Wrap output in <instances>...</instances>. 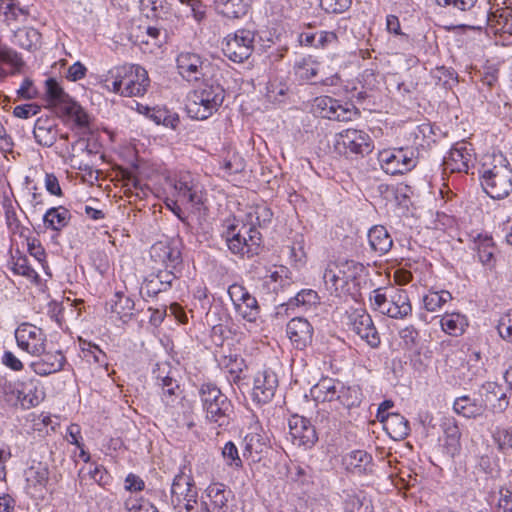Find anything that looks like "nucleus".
Wrapping results in <instances>:
<instances>
[{
	"mask_svg": "<svg viewBox=\"0 0 512 512\" xmlns=\"http://www.w3.org/2000/svg\"><path fill=\"white\" fill-rule=\"evenodd\" d=\"M435 4L445 9V13L455 17H468L479 20V23H459L457 27H468L481 29L487 24L491 32L499 35L503 40L509 41L512 37V6L505 4L504 7H492L490 11L477 6L478 0H434Z\"/></svg>",
	"mask_w": 512,
	"mask_h": 512,
	"instance_id": "obj_1",
	"label": "nucleus"
},
{
	"mask_svg": "<svg viewBox=\"0 0 512 512\" xmlns=\"http://www.w3.org/2000/svg\"><path fill=\"white\" fill-rule=\"evenodd\" d=\"M368 277V268L355 260L330 261L323 272L326 290L342 301H357Z\"/></svg>",
	"mask_w": 512,
	"mask_h": 512,
	"instance_id": "obj_2",
	"label": "nucleus"
},
{
	"mask_svg": "<svg viewBox=\"0 0 512 512\" xmlns=\"http://www.w3.org/2000/svg\"><path fill=\"white\" fill-rule=\"evenodd\" d=\"M311 395L316 402L329 403L340 414L359 407L363 393L359 385H346L338 379L323 377L312 388Z\"/></svg>",
	"mask_w": 512,
	"mask_h": 512,
	"instance_id": "obj_3",
	"label": "nucleus"
},
{
	"mask_svg": "<svg viewBox=\"0 0 512 512\" xmlns=\"http://www.w3.org/2000/svg\"><path fill=\"white\" fill-rule=\"evenodd\" d=\"M222 227L221 237L232 254L241 258H252L259 254L262 235L253 224L240 223L234 218L226 219Z\"/></svg>",
	"mask_w": 512,
	"mask_h": 512,
	"instance_id": "obj_4",
	"label": "nucleus"
},
{
	"mask_svg": "<svg viewBox=\"0 0 512 512\" xmlns=\"http://www.w3.org/2000/svg\"><path fill=\"white\" fill-rule=\"evenodd\" d=\"M105 81L111 83L112 92L122 97H142L150 87L148 72L138 64L113 67Z\"/></svg>",
	"mask_w": 512,
	"mask_h": 512,
	"instance_id": "obj_5",
	"label": "nucleus"
},
{
	"mask_svg": "<svg viewBox=\"0 0 512 512\" xmlns=\"http://www.w3.org/2000/svg\"><path fill=\"white\" fill-rule=\"evenodd\" d=\"M225 89L216 81H204L187 95L186 111L190 118L206 120L215 114L225 99Z\"/></svg>",
	"mask_w": 512,
	"mask_h": 512,
	"instance_id": "obj_6",
	"label": "nucleus"
},
{
	"mask_svg": "<svg viewBox=\"0 0 512 512\" xmlns=\"http://www.w3.org/2000/svg\"><path fill=\"white\" fill-rule=\"evenodd\" d=\"M373 311L391 319L404 320L412 315L408 291L397 286L378 287L369 295Z\"/></svg>",
	"mask_w": 512,
	"mask_h": 512,
	"instance_id": "obj_7",
	"label": "nucleus"
},
{
	"mask_svg": "<svg viewBox=\"0 0 512 512\" xmlns=\"http://www.w3.org/2000/svg\"><path fill=\"white\" fill-rule=\"evenodd\" d=\"M198 396L208 423L218 428H224L230 424L233 404L215 383L209 381L200 384Z\"/></svg>",
	"mask_w": 512,
	"mask_h": 512,
	"instance_id": "obj_8",
	"label": "nucleus"
},
{
	"mask_svg": "<svg viewBox=\"0 0 512 512\" xmlns=\"http://www.w3.org/2000/svg\"><path fill=\"white\" fill-rule=\"evenodd\" d=\"M172 195L194 211L206 209L207 193L198 175L190 171H178L165 179Z\"/></svg>",
	"mask_w": 512,
	"mask_h": 512,
	"instance_id": "obj_9",
	"label": "nucleus"
},
{
	"mask_svg": "<svg viewBox=\"0 0 512 512\" xmlns=\"http://www.w3.org/2000/svg\"><path fill=\"white\" fill-rule=\"evenodd\" d=\"M481 185L488 196L503 199L512 192V168L502 156H494L492 167L484 163L479 171Z\"/></svg>",
	"mask_w": 512,
	"mask_h": 512,
	"instance_id": "obj_10",
	"label": "nucleus"
},
{
	"mask_svg": "<svg viewBox=\"0 0 512 512\" xmlns=\"http://www.w3.org/2000/svg\"><path fill=\"white\" fill-rule=\"evenodd\" d=\"M334 149L346 157H364L373 151L374 142L365 131L347 128L335 135Z\"/></svg>",
	"mask_w": 512,
	"mask_h": 512,
	"instance_id": "obj_11",
	"label": "nucleus"
},
{
	"mask_svg": "<svg viewBox=\"0 0 512 512\" xmlns=\"http://www.w3.org/2000/svg\"><path fill=\"white\" fill-rule=\"evenodd\" d=\"M182 250L183 244L179 238H167L155 242L149 250L152 267L184 269Z\"/></svg>",
	"mask_w": 512,
	"mask_h": 512,
	"instance_id": "obj_12",
	"label": "nucleus"
},
{
	"mask_svg": "<svg viewBox=\"0 0 512 512\" xmlns=\"http://www.w3.org/2000/svg\"><path fill=\"white\" fill-rule=\"evenodd\" d=\"M256 32L241 28L228 34L222 41L223 54L234 63L248 60L254 51Z\"/></svg>",
	"mask_w": 512,
	"mask_h": 512,
	"instance_id": "obj_13",
	"label": "nucleus"
},
{
	"mask_svg": "<svg viewBox=\"0 0 512 512\" xmlns=\"http://www.w3.org/2000/svg\"><path fill=\"white\" fill-rule=\"evenodd\" d=\"M475 161L473 145L467 141H460L455 143L444 157L443 171L450 174H470L471 169L475 168Z\"/></svg>",
	"mask_w": 512,
	"mask_h": 512,
	"instance_id": "obj_14",
	"label": "nucleus"
},
{
	"mask_svg": "<svg viewBox=\"0 0 512 512\" xmlns=\"http://www.w3.org/2000/svg\"><path fill=\"white\" fill-rule=\"evenodd\" d=\"M378 160L384 172L390 175L410 172L418 163L416 152L408 147L380 151Z\"/></svg>",
	"mask_w": 512,
	"mask_h": 512,
	"instance_id": "obj_15",
	"label": "nucleus"
},
{
	"mask_svg": "<svg viewBox=\"0 0 512 512\" xmlns=\"http://www.w3.org/2000/svg\"><path fill=\"white\" fill-rule=\"evenodd\" d=\"M243 458L251 463L261 460L269 448V438L258 420L253 421L242 441Z\"/></svg>",
	"mask_w": 512,
	"mask_h": 512,
	"instance_id": "obj_16",
	"label": "nucleus"
},
{
	"mask_svg": "<svg viewBox=\"0 0 512 512\" xmlns=\"http://www.w3.org/2000/svg\"><path fill=\"white\" fill-rule=\"evenodd\" d=\"M17 346L30 355H39L46 348L47 337L43 330L31 323H21L15 330Z\"/></svg>",
	"mask_w": 512,
	"mask_h": 512,
	"instance_id": "obj_17",
	"label": "nucleus"
},
{
	"mask_svg": "<svg viewBox=\"0 0 512 512\" xmlns=\"http://www.w3.org/2000/svg\"><path fill=\"white\" fill-rule=\"evenodd\" d=\"M289 436L293 445L305 450L311 449L318 441L315 426L311 421L297 414L292 415L288 421Z\"/></svg>",
	"mask_w": 512,
	"mask_h": 512,
	"instance_id": "obj_18",
	"label": "nucleus"
},
{
	"mask_svg": "<svg viewBox=\"0 0 512 512\" xmlns=\"http://www.w3.org/2000/svg\"><path fill=\"white\" fill-rule=\"evenodd\" d=\"M351 329L371 348H378L381 344V337L374 325L372 317L365 309H354L349 314Z\"/></svg>",
	"mask_w": 512,
	"mask_h": 512,
	"instance_id": "obj_19",
	"label": "nucleus"
},
{
	"mask_svg": "<svg viewBox=\"0 0 512 512\" xmlns=\"http://www.w3.org/2000/svg\"><path fill=\"white\" fill-rule=\"evenodd\" d=\"M179 75L187 82H197L204 78L208 62L200 54L181 52L176 58Z\"/></svg>",
	"mask_w": 512,
	"mask_h": 512,
	"instance_id": "obj_20",
	"label": "nucleus"
},
{
	"mask_svg": "<svg viewBox=\"0 0 512 512\" xmlns=\"http://www.w3.org/2000/svg\"><path fill=\"white\" fill-rule=\"evenodd\" d=\"M442 434L439 436V443L443 453L455 457L462 450V430L454 417H443L440 422Z\"/></svg>",
	"mask_w": 512,
	"mask_h": 512,
	"instance_id": "obj_21",
	"label": "nucleus"
},
{
	"mask_svg": "<svg viewBox=\"0 0 512 512\" xmlns=\"http://www.w3.org/2000/svg\"><path fill=\"white\" fill-rule=\"evenodd\" d=\"M278 377L271 369L259 371L253 382L251 397L253 402L263 405L269 403L277 390Z\"/></svg>",
	"mask_w": 512,
	"mask_h": 512,
	"instance_id": "obj_22",
	"label": "nucleus"
},
{
	"mask_svg": "<svg viewBox=\"0 0 512 512\" xmlns=\"http://www.w3.org/2000/svg\"><path fill=\"white\" fill-rule=\"evenodd\" d=\"M286 335L295 349L303 351L312 344L314 328L307 319L295 317L287 323Z\"/></svg>",
	"mask_w": 512,
	"mask_h": 512,
	"instance_id": "obj_23",
	"label": "nucleus"
},
{
	"mask_svg": "<svg viewBox=\"0 0 512 512\" xmlns=\"http://www.w3.org/2000/svg\"><path fill=\"white\" fill-rule=\"evenodd\" d=\"M479 395L482 403L485 404V410L490 408L494 413H502L509 406L507 390L497 382L483 383L479 389Z\"/></svg>",
	"mask_w": 512,
	"mask_h": 512,
	"instance_id": "obj_24",
	"label": "nucleus"
},
{
	"mask_svg": "<svg viewBox=\"0 0 512 512\" xmlns=\"http://www.w3.org/2000/svg\"><path fill=\"white\" fill-rule=\"evenodd\" d=\"M198 489L195 482H172L171 501L178 512H190L197 504Z\"/></svg>",
	"mask_w": 512,
	"mask_h": 512,
	"instance_id": "obj_25",
	"label": "nucleus"
},
{
	"mask_svg": "<svg viewBox=\"0 0 512 512\" xmlns=\"http://www.w3.org/2000/svg\"><path fill=\"white\" fill-rule=\"evenodd\" d=\"M37 360L31 362L30 368L39 376H48L64 369L67 360L61 350L44 351L39 355Z\"/></svg>",
	"mask_w": 512,
	"mask_h": 512,
	"instance_id": "obj_26",
	"label": "nucleus"
},
{
	"mask_svg": "<svg viewBox=\"0 0 512 512\" xmlns=\"http://www.w3.org/2000/svg\"><path fill=\"white\" fill-rule=\"evenodd\" d=\"M59 136L58 124L53 116L43 115L36 119L33 128L35 142L43 147H52Z\"/></svg>",
	"mask_w": 512,
	"mask_h": 512,
	"instance_id": "obj_27",
	"label": "nucleus"
},
{
	"mask_svg": "<svg viewBox=\"0 0 512 512\" xmlns=\"http://www.w3.org/2000/svg\"><path fill=\"white\" fill-rule=\"evenodd\" d=\"M25 62L19 52L0 42V80L22 72Z\"/></svg>",
	"mask_w": 512,
	"mask_h": 512,
	"instance_id": "obj_28",
	"label": "nucleus"
},
{
	"mask_svg": "<svg viewBox=\"0 0 512 512\" xmlns=\"http://www.w3.org/2000/svg\"><path fill=\"white\" fill-rule=\"evenodd\" d=\"M107 310L123 323L128 322L139 312L134 299L123 291H117L107 303Z\"/></svg>",
	"mask_w": 512,
	"mask_h": 512,
	"instance_id": "obj_29",
	"label": "nucleus"
},
{
	"mask_svg": "<svg viewBox=\"0 0 512 512\" xmlns=\"http://www.w3.org/2000/svg\"><path fill=\"white\" fill-rule=\"evenodd\" d=\"M71 219L72 214L66 207H51L43 215V227L53 232V238L58 237L69 226Z\"/></svg>",
	"mask_w": 512,
	"mask_h": 512,
	"instance_id": "obj_30",
	"label": "nucleus"
},
{
	"mask_svg": "<svg viewBox=\"0 0 512 512\" xmlns=\"http://www.w3.org/2000/svg\"><path fill=\"white\" fill-rule=\"evenodd\" d=\"M345 469L353 476H364L372 472V456L364 450H354L343 457Z\"/></svg>",
	"mask_w": 512,
	"mask_h": 512,
	"instance_id": "obj_31",
	"label": "nucleus"
},
{
	"mask_svg": "<svg viewBox=\"0 0 512 512\" xmlns=\"http://www.w3.org/2000/svg\"><path fill=\"white\" fill-rule=\"evenodd\" d=\"M219 366L227 374L230 384L239 385L245 379L247 364L242 356L238 354L224 355L219 360Z\"/></svg>",
	"mask_w": 512,
	"mask_h": 512,
	"instance_id": "obj_32",
	"label": "nucleus"
},
{
	"mask_svg": "<svg viewBox=\"0 0 512 512\" xmlns=\"http://www.w3.org/2000/svg\"><path fill=\"white\" fill-rule=\"evenodd\" d=\"M435 133L433 126L429 122L416 125L406 132L405 138L408 143L411 144V148L414 151L418 149L428 148L431 143L435 142Z\"/></svg>",
	"mask_w": 512,
	"mask_h": 512,
	"instance_id": "obj_33",
	"label": "nucleus"
},
{
	"mask_svg": "<svg viewBox=\"0 0 512 512\" xmlns=\"http://www.w3.org/2000/svg\"><path fill=\"white\" fill-rule=\"evenodd\" d=\"M474 246L479 261L484 266L493 268L496 263L495 253L497 251L493 237L489 234H478L474 239Z\"/></svg>",
	"mask_w": 512,
	"mask_h": 512,
	"instance_id": "obj_34",
	"label": "nucleus"
},
{
	"mask_svg": "<svg viewBox=\"0 0 512 512\" xmlns=\"http://www.w3.org/2000/svg\"><path fill=\"white\" fill-rule=\"evenodd\" d=\"M8 268L14 275L23 276L34 284L40 283L41 279L39 274L31 267L27 256L18 249L15 250L14 253H11Z\"/></svg>",
	"mask_w": 512,
	"mask_h": 512,
	"instance_id": "obj_35",
	"label": "nucleus"
},
{
	"mask_svg": "<svg viewBox=\"0 0 512 512\" xmlns=\"http://www.w3.org/2000/svg\"><path fill=\"white\" fill-rule=\"evenodd\" d=\"M382 423L387 434L394 440H403L410 433L409 421L399 413H387L382 417Z\"/></svg>",
	"mask_w": 512,
	"mask_h": 512,
	"instance_id": "obj_36",
	"label": "nucleus"
},
{
	"mask_svg": "<svg viewBox=\"0 0 512 512\" xmlns=\"http://www.w3.org/2000/svg\"><path fill=\"white\" fill-rule=\"evenodd\" d=\"M441 329L444 333L458 337L461 336L469 326V321L466 315L459 312H446L440 319Z\"/></svg>",
	"mask_w": 512,
	"mask_h": 512,
	"instance_id": "obj_37",
	"label": "nucleus"
},
{
	"mask_svg": "<svg viewBox=\"0 0 512 512\" xmlns=\"http://www.w3.org/2000/svg\"><path fill=\"white\" fill-rule=\"evenodd\" d=\"M368 241L370 248L379 255L388 253L393 245L390 234L382 225H375L369 230Z\"/></svg>",
	"mask_w": 512,
	"mask_h": 512,
	"instance_id": "obj_38",
	"label": "nucleus"
},
{
	"mask_svg": "<svg viewBox=\"0 0 512 512\" xmlns=\"http://www.w3.org/2000/svg\"><path fill=\"white\" fill-rule=\"evenodd\" d=\"M264 286L273 293H278L291 285L290 271L285 266H278L263 278Z\"/></svg>",
	"mask_w": 512,
	"mask_h": 512,
	"instance_id": "obj_39",
	"label": "nucleus"
},
{
	"mask_svg": "<svg viewBox=\"0 0 512 512\" xmlns=\"http://www.w3.org/2000/svg\"><path fill=\"white\" fill-rule=\"evenodd\" d=\"M216 8L219 14L229 19H240L249 10L250 0H216Z\"/></svg>",
	"mask_w": 512,
	"mask_h": 512,
	"instance_id": "obj_40",
	"label": "nucleus"
},
{
	"mask_svg": "<svg viewBox=\"0 0 512 512\" xmlns=\"http://www.w3.org/2000/svg\"><path fill=\"white\" fill-rule=\"evenodd\" d=\"M453 409L457 414L463 417L476 418L484 413L485 404L482 403V399L477 401L465 395L455 400Z\"/></svg>",
	"mask_w": 512,
	"mask_h": 512,
	"instance_id": "obj_41",
	"label": "nucleus"
},
{
	"mask_svg": "<svg viewBox=\"0 0 512 512\" xmlns=\"http://www.w3.org/2000/svg\"><path fill=\"white\" fill-rule=\"evenodd\" d=\"M81 357L89 363L97 364L104 367L105 371L108 372V359L106 353L96 344L82 340L79 341Z\"/></svg>",
	"mask_w": 512,
	"mask_h": 512,
	"instance_id": "obj_42",
	"label": "nucleus"
},
{
	"mask_svg": "<svg viewBox=\"0 0 512 512\" xmlns=\"http://www.w3.org/2000/svg\"><path fill=\"white\" fill-rule=\"evenodd\" d=\"M491 438L500 454L512 455V427L496 426L491 432Z\"/></svg>",
	"mask_w": 512,
	"mask_h": 512,
	"instance_id": "obj_43",
	"label": "nucleus"
},
{
	"mask_svg": "<svg viewBox=\"0 0 512 512\" xmlns=\"http://www.w3.org/2000/svg\"><path fill=\"white\" fill-rule=\"evenodd\" d=\"M61 113L72 120L76 126L85 128L89 126V116L83 107L70 98L63 105L59 107Z\"/></svg>",
	"mask_w": 512,
	"mask_h": 512,
	"instance_id": "obj_44",
	"label": "nucleus"
},
{
	"mask_svg": "<svg viewBox=\"0 0 512 512\" xmlns=\"http://www.w3.org/2000/svg\"><path fill=\"white\" fill-rule=\"evenodd\" d=\"M23 391L18 388L16 382L5 377H0V402L9 407L19 405Z\"/></svg>",
	"mask_w": 512,
	"mask_h": 512,
	"instance_id": "obj_45",
	"label": "nucleus"
},
{
	"mask_svg": "<svg viewBox=\"0 0 512 512\" xmlns=\"http://www.w3.org/2000/svg\"><path fill=\"white\" fill-rule=\"evenodd\" d=\"M45 96L47 102L57 108L71 98L55 78H48L45 81Z\"/></svg>",
	"mask_w": 512,
	"mask_h": 512,
	"instance_id": "obj_46",
	"label": "nucleus"
},
{
	"mask_svg": "<svg viewBox=\"0 0 512 512\" xmlns=\"http://www.w3.org/2000/svg\"><path fill=\"white\" fill-rule=\"evenodd\" d=\"M28 11L16 0H0V16L6 25L17 22L20 16H25Z\"/></svg>",
	"mask_w": 512,
	"mask_h": 512,
	"instance_id": "obj_47",
	"label": "nucleus"
},
{
	"mask_svg": "<svg viewBox=\"0 0 512 512\" xmlns=\"http://www.w3.org/2000/svg\"><path fill=\"white\" fill-rule=\"evenodd\" d=\"M486 500L489 505L497 506L502 512H512V491L503 486L492 489Z\"/></svg>",
	"mask_w": 512,
	"mask_h": 512,
	"instance_id": "obj_48",
	"label": "nucleus"
},
{
	"mask_svg": "<svg viewBox=\"0 0 512 512\" xmlns=\"http://www.w3.org/2000/svg\"><path fill=\"white\" fill-rule=\"evenodd\" d=\"M319 65L313 56H304L295 62L294 72L302 80H311L318 74Z\"/></svg>",
	"mask_w": 512,
	"mask_h": 512,
	"instance_id": "obj_49",
	"label": "nucleus"
},
{
	"mask_svg": "<svg viewBox=\"0 0 512 512\" xmlns=\"http://www.w3.org/2000/svg\"><path fill=\"white\" fill-rule=\"evenodd\" d=\"M452 299V294L447 290H429L423 296V305L428 312H436Z\"/></svg>",
	"mask_w": 512,
	"mask_h": 512,
	"instance_id": "obj_50",
	"label": "nucleus"
},
{
	"mask_svg": "<svg viewBox=\"0 0 512 512\" xmlns=\"http://www.w3.org/2000/svg\"><path fill=\"white\" fill-rule=\"evenodd\" d=\"M234 310L243 321L249 324H257L260 318L261 308L255 296L248 297L245 303Z\"/></svg>",
	"mask_w": 512,
	"mask_h": 512,
	"instance_id": "obj_51",
	"label": "nucleus"
},
{
	"mask_svg": "<svg viewBox=\"0 0 512 512\" xmlns=\"http://www.w3.org/2000/svg\"><path fill=\"white\" fill-rule=\"evenodd\" d=\"M273 217V212L266 204H257L250 207L249 212L247 213L246 224H253L254 227H263L271 222Z\"/></svg>",
	"mask_w": 512,
	"mask_h": 512,
	"instance_id": "obj_52",
	"label": "nucleus"
},
{
	"mask_svg": "<svg viewBox=\"0 0 512 512\" xmlns=\"http://www.w3.org/2000/svg\"><path fill=\"white\" fill-rule=\"evenodd\" d=\"M154 269V275L156 278L160 281L162 290L168 291L172 288L174 282L178 280L182 276V272L184 269H178L175 270L170 268H163V267H152Z\"/></svg>",
	"mask_w": 512,
	"mask_h": 512,
	"instance_id": "obj_53",
	"label": "nucleus"
},
{
	"mask_svg": "<svg viewBox=\"0 0 512 512\" xmlns=\"http://www.w3.org/2000/svg\"><path fill=\"white\" fill-rule=\"evenodd\" d=\"M207 490L208 496L211 498L214 505L219 509L226 505L229 497L231 496V491L226 490L223 482H212L208 486Z\"/></svg>",
	"mask_w": 512,
	"mask_h": 512,
	"instance_id": "obj_54",
	"label": "nucleus"
},
{
	"mask_svg": "<svg viewBox=\"0 0 512 512\" xmlns=\"http://www.w3.org/2000/svg\"><path fill=\"white\" fill-rule=\"evenodd\" d=\"M319 296L315 290L303 289L296 294V296L289 301L290 306L304 307L306 309L315 306L319 303Z\"/></svg>",
	"mask_w": 512,
	"mask_h": 512,
	"instance_id": "obj_55",
	"label": "nucleus"
},
{
	"mask_svg": "<svg viewBox=\"0 0 512 512\" xmlns=\"http://www.w3.org/2000/svg\"><path fill=\"white\" fill-rule=\"evenodd\" d=\"M359 115L358 109L351 103H342L338 100L335 107V112L332 114L331 120L349 122L354 120Z\"/></svg>",
	"mask_w": 512,
	"mask_h": 512,
	"instance_id": "obj_56",
	"label": "nucleus"
},
{
	"mask_svg": "<svg viewBox=\"0 0 512 512\" xmlns=\"http://www.w3.org/2000/svg\"><path fill=\"white\" fill-rule=\"evenodd\" d=\"M315 111L322 118L331 120L332 114L335 112V107L338 103L337 99L330 96H320L315 99Z\"/></svg>",
	"mask_w": 512,
	"mask_h": 512,
	"instance_id": "obj_57",
	"label": "nucleus"
},
{
	"mask_svg": "<svg viewBox=\"0 0 512 512\" xmlns=\"http://www.w3.org/2000/svg\"><path fill=\"white\" fill-rule=\"evenodd\" d=\"M221 454L228 466L235 469L242 468L243 461L239 455L238 448L233 441H228L224 444Z\"/></svg>",
	"mask_w": 512,
	"mask_h": 512,
	"instance_id": "obj_58",
	"label": "nucleus"
},
{
	"mask_svg": "<svg viewBox=\"0 0 512 512\" xmlns=\"http://www.w3.org/2000/svg\"><path fill=\"white\" fill-rule=\"evenodd\" d=\"M221 168L227 175L238 174L245 169V162L241 156L233 153L223 159Z\"/></svg>",
	"mask_w": 512,
	"mask_h": 512,
	"instance_id": "obj_59",
	"label": "nucleus"
},
{
	"mask_svg": "<svg viewBox=\"0 0 512 512\" xmlns=\"http://www.w3.org/2000/svg\"><path fill=\"white\" fill-rule=\"evenodd\" d=\"M228 295L233 303L234 309L242 305L253 295L242 284L233 283L228 287Z\"/></svg>",
	"mask_w": 512,
	"mask_h": 512,
	"instance_id": "obj_60",
	"label": "nucleus"
},
{
	"mask_svg": "<svg viewBox=\"0 0 512 512\" xmlns=\"http://www.w3.org/2000/svg\"><path fill=\"white\" fill-rule=\"evenodd\" d=\"M287 91V86L278 80H271L266 86V96L271 102H282Z\"/></svg>",
	"mask_w": 512,
	"mask_h": 512,
	"instance_id": "obj_61",
	"label": "nucleus"
},
{
	"mask_svg": "<svg viewBox=\"0 0 512 512\" xmlns=\"http://www.w3.org/2000/svg\"><path fill=\"white\" fill-rule=\"evenodd\" d=\"M345 509L347 512H372L373 508L369 500L365 497L354 495L349 496L345 501Z\"/></svg>",
	"mask_w": 512,
	"mask_h": 512,
	"instance_id": "obj_62",
	"label": "nucleus"
},
{
	"mask_svg": "<svg viewBox=\"0 0 512 512\" xmlns=\"http://www.w3.org/2000/svg\"><path fill=\"white\" fill-rule=\"evenodd\" d=\"M497 331L499 336L512 344V310L506 312L498 321Z\"/></svg>",
	"mask_w": 512,
	"mask_h": 512,
	"instance_id": "obj_63",
	"label": "nucleus"
},
{
	"mask_svg": "<svg viewBox=\"0 0 512 512\" xmlns=\"http://www.w3.org/2000/svg\"><path fill=\"white\" fill-rule=\"evenodd\" d=\"M126 508L128 512H159L152 503L143 498H129L126 501Z\"/></svg>",
	"mask_w": 512,
	"mask_h": 512,
	"instance_id": "obj_64",
	"label": "nucleus"
}]
</instances>
